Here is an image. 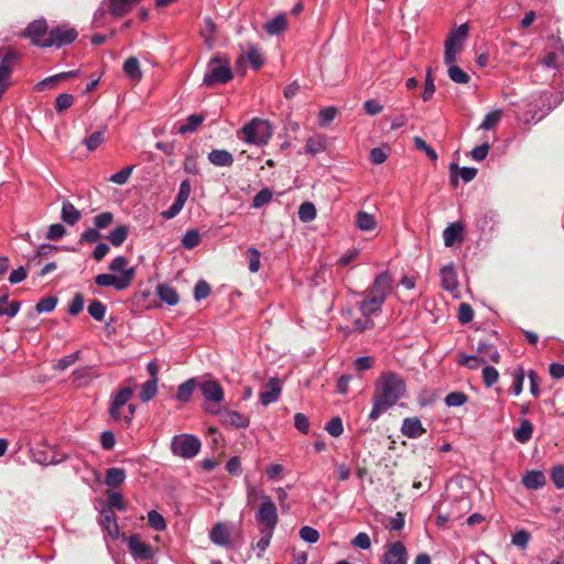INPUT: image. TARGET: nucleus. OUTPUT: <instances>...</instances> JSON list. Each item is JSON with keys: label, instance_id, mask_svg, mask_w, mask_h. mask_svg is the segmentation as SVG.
I'll list each match as a JSON object with an SVG mask.
<instances>
[{"label": "nucleus", "instance_id": "f257e3e1", "mask_svg": "<svg viewBox=\"0 0 564 564\" xmlns=\"http://www.w3.org/2000/svg\"><path fill=\"white\" fill-rule=\"evenodd\" d=\"M406 392L403 378L395 372H383L375 387L373 404L369 420H378L384 412L393 406Z\"/></svg>", "mask_w": 564, "mask_h": 564}, {"label": "nucleus", "instance_id": "f03ea898", "mask_svg": "<svg viewBox=\"0 0 564 564\" xmlns=\"http://www.w3.org/2000/svg\"><path fill=\"white\" fill-rule=\"evenodd\" d=\"M393 290V278L388 271L379 273L372 284L365 291V299L359 304L364 316H371L381 307Z\"/></svg>", "mask_w": 564, "mask_h": 564}, {"label": "nucleus", "instance_id": "7ed1b4c3", "mask_svg": "<svg viewBox=\"0 0 564 564\" xmlns=\"http://www.w3.org/2000/svg\"><path fill=\"white\" fill-rule=\"evenodd\" d=\"M234 77L230 61L224 54H215L207 63L203 85L214 87L230 82Z\"/></svg>", "mask_w": 564, "mask_h": 564}, {"label": "nucleus", "instance_id": "20e7f679", "mask_svg": "<svg viewBox=\"0 0 564 564\" xmlns=\"http://www.w3.org/2000/svg\"><path fill=\"white\" fill-rule=\"evenodd\" d=\"M272 127L268 120L253 118L241 129V134L246 143L254 145H264L272 137Z\"/></svg>", "mask_w": 564, "mask_h": 564}, {"label": "nucleus", "instance_id": "39448f33", "mask_svg": "<svg viewBox=\"0 0 564 564\" xmlns=\"http://www.w3.org/2000/svg\"><path fill=\"white\" fill-rule=\"evenodd\" d=\"M200 447L199 438L192 434L175 435L171 442L172 454L183 459L194 458L199 453Z\"/></svg>", "mask_w": 564, "mask_h": 564}, {"label": "nucleus", "instance_id": "423d86ee", "mask_svg": "<svg viewBox=\"0 0 564 564\" xmlns=\"http://www.w3.org/2000/svg\"><path fill=\"white\" fill-rule=\"evenodd\" d=\"M468 24L464 23L457 29L449 32L445 41L444 62L446 65H451L456 62L457 55L463 48V44L468 35Z\"/></svg>", "mask_w": 564, "mask_h": 564}, {"label": "nucleus", "instance_id": "0eeeda50", "mask_svg": "<svg viewBox=\"0 0 564 564\" xmlns=\"http://www.w3.org/2000/svg\"><path fill=\"white\" fill-rule=\"evenodd\" d=\"M256 519L259 523L263 524L268 531H270V535H272L273 530L278 524L279 516L276 506L271 497L267 495L261 496V503L257 511Z\"/></svg>", "mask_w": 564, "mask_h": 564}, {"label": "nucleus", "instance_id": "6e6552de", "mask_svg": "<svg viewBox=\"0 0 564 564\" xmlns=\"http://www.w3.org/2000/svg\"><path fill=\"white\" fill-rule=\"evenodd\" d=\"M134 393L133 388L122 387L111 397L109 414L112 420L121 421L123 416L124 406H127L129 400Z\"/></svg>", "mask_w": 564, "mask_h": 564}, {"label": "nucleus", "instance_id": "1a4fd4ad", "mask_svg": "<svg viewBox=\"0 0 564 564\" xmlns=\"http://www.w3.org/2000/svg\"><path fill=\"white\" fill-rule=\"evenodd\" d=\"M130 554L135 561H150L154 556L153 547L143 542L138 534H132L127 539Z\"/></svg>", "mask_w": 564, "mask_h": 564}, {"label": "nucleus", "instance_id": "9d476101", "mask_svg": "<svg viewBox=\"0 0 564 564\" xmlns=\"http://www.w3.org/2000/svg\"><path fill=\"white\" fill-rule=\"evenodd\" d=\"M25 36L37 46L48 47L50 32H47L46 21L35 20L30 23L25 30Z\"/></svg>", "mask_w": 564, "mask_h": 564}, {"label": "nucleus", "instance_id": "9b49d317", "mask_svg": "<svg viewBox=\"0 0 564 564\" xmlns=\"http://www.w3.org/2000/svg\"><path fill=\"white\" fill-rule=\"evenodd\" d=\"M382 564H408V552L402 542L397 541L387 545Z\"/></svg>", "mask_w": 564, "mask_h": 564}, {"label": "nucleus", "instance_id": "f8f14e48", "mask_svg": "<svg viewBox=\"0 0 564 564\" xmlns=\"http://www.w3.org/2000/svg\"><path fill=\"white\" fill-rule=\"evenodd\" d=\"M95 282L99 286H112L118 291H122L131 285V272H128L126 276L101 273L95 278Z\"/></svg>", "mask_w": 564, "mask_h": 564}, {"label": "nucleus", "instance_id": "ddd939ff", "mask_svg": "<svg viewBox=\"0 0 564 564\" xmlns=\"http://www.w3.org/2000/svg\"><path fill=\"white\" fill-rule=\"evenodd\" d=\"M77 37L75 29L70 28H55L50 31L48 47L56 45L63 46L74 42Z\"/></svg>", "mask_w": 564, "mask_h": 564}, {"label": "nucleus", "instance_id": "4468645a", "mask_svg": "<svg viewBox=\"0 0 564 564\" xmlns=\"http://www.w3.org/2000/svg\"><path fill=\"white\" fill-rule=\"evenodd\" d=\"M541 64L546 68L557 70L564 83V46H560L553 52H549L542 59Z\"/></svg>", "mask_w": 564, "mask_h": 564}, {"label": "nucleus", "instance_id": "2eb2a0df", "mask_svg": "<svg viewBox=\"0 0 564 564\" xmlns=\"http://www.w3.org/2000/svg\"><path fill=\"white\" fill-rule=\"evenodd\" d=\"M209 540L218 546L230 549L231 541L228 525L224 522L216 523L209 532Z\"/></svg>", "mask_w": 564, "mask_h": 564}, {"label": "nucleus", "instance_id": "dca6fc26", "mask_svg": "<svg viewBox=\"0 0 564 564\" xmlns=\"http://www.w3.org/2000/svg\"><path fill=\"white\" fill-rule=\"evenodd\" d=\"M99 523L102 530L111 538L116 540L119 538L120 530L116 520V514L111 508L104 509L100 513Z\"/></svg>", "mask_w": 564, "mask_h": 564}, {"label": "nucleus", "instance_id": "f3484780", "mask_svg": "<svg viewBox=\"0 0 564 564\" xmlns=\"http://www.w3.org/2000/svg\"><path fill=\"white\" fill-rule=\"evenodd\" d=\"M139 3V0H105L104 6H107L108 12L116 17H122L130 12Z\"/></svg>", "mask_w": 564, "mask_h": 564}, {"label": "nucleus", "instance_id": "a211bd4d", "mask_svg": "<svg viewBox=\"0 0 564 564\" xmlns=\"http://www.w3.org/2000/svg\"><path fill=\"white\" fill-rule=\"evenodd\" d=\"M281 393V383L278 378H271L264 391L260 392L259 399L262 405L267 406L275 402Z\"/></svg>", "mask_w": 564, "mask_h": 564}, {"label": "nucleus", "instance_id": "6ab92c4d", "mask_svg": "<svg viewBox=\"0 0 564 564\" xmlns=\"http://www.w3.org/2000/svg\"><path fill=\"white\" fill-rule=\"evenodd\" d=\"M401 433L409 438H417L425 433L419 417H406L402 422Z\"/></svg>", "mask_w": 564, "mask_h": 564}, {"label": "nucleus", "instance_id": "aec40b11", "mask_svg": "<svg viewBox=\"0 0 564 564\" xmlns=\"http://www.w3.org/2000/svg\"><path fill=\"white\" fill-rule=\"evenodd\" d=\"M464 226L460 223H453L443 231L444 245L453 247L456 242L463 241Z\"/></svg>", "mask_w": 564, "mask_h": 564}, {"label": "nucleus", "instance_id": "412c9836", "mask_svg": "<svg viewBox=\"0 0 564 564\" xmlns=\"http://www.w3.org/2000/svg\"><path fill=\"white\" fill-rule=\"evenodd\" d=\"M546 484V478L541 470L527 471L522 477V485L529 490H538Z\"/></svg>", "mask_w": 564, "mask_h": 564}, {"label": "nucleus", "instance_id": "4be33fe9", "mask_svg": "<svg viewBox=\"0 0 564 564\" xmlns=\"http://www.w3.org/2000/svg\"><path fill=\"white\" fill-rule=\"evenodd\" d=\"M204 398L208 401L220 402L224 398V390L216 381H205L200 386Z\"/></svg>", "mask_w": 564, "mask_h": 564}, {"label": "nucleus", "instance_id": "5701e85b", "mask_svg": "<svg viewBox=\"0 0 564 564\" xmlns=\"http://www.w3.org/2000/svg\"><path fill=\"white\" fill-rule=\"evenodd\" d=\"M264 31L269 35H279L288 29V19L285 13H279L273 19L269 20L264 26Z\"/></svg>", "mask_w": 564, "mask_h": 564}, {"label": "nucleus", "instance_id": "b1692460", "mask_svg": "<svg viewBox=\"0 0 564 564\" xmlns=\"http://www.w3.org/2000/svg\"><path fill=\"white\" fill-rule=\"evenodd\" d=\"M156 295L162 302L170 306H174L180 302V296L176 290L166 283H162L156 286Z\"/></svg>", "mask_w": 564, "mask_h": 564}, {"label": "nucleus", "instance_id": "393cba45", "mask_svg": "<svg viewBox=\"0 0 564 564\" xmlns=\"http://www.w3.org/2000/svg\"><path fill=\"white\" fill-rule=\"evenodd\" d=\"M80 218V212L69 200H64L62 204L61 219L65 224L74 226Z\"/></svg>", "mask_w": 564, "mask_h": 564}, {"label": "nucleus", "instance_id": "a878e982", "mask_svg": "<svg viewBox=\"0 0 564 564\" xmlns=\"http://www.w3.org/2000/svg\"><path fill=\"white\" fill-rule=\"evenodd\" d=\"M109 270L111 272L119 273L118 276H126L128 272H131V282L135 275V269L133 267H128V260L123 256H118L109 264Z\"/></svg>", "mask_w": 564, "mask_h": 564}, {"label": "nucleus", "instance_id": "bb28decb", "mask_svg": "<svg viewBox=\"0 0 564 564\" xmlns=\"http://www.w3.org/2000/svg\"><path fill=\"white\" fill-rule=\"evenodd\" d=\"M441 282L443 289L447 291H455L457 289V274L455 268L452 264L441 269Z\"/></svg>", "mask_w": 564, "mask_h": 564}, {"label": "nucleus", "instance_id": "cd10ccee", "mask_svg": "<svg viewBox=\"0 0 564 564\" xmlns=\"http://www.w3.org/2000/svg\"><path fill=\"white\" fill-rule=\"evenodd\" d=\"M477 352L480 356L482 364H487L488 361L498 364L500 361V354L491 344L482 341L479 343Z\"/></svg>", "mask_w": 564, "mask_h": 564}, {"label": "nucleus", "instance_id": "c85d7f7f", "mask_svg": "<svg viewBox=\"0 0 564 564\" xmlns=\"http://www.w3.org/2000/svg\"><path fill=\"white\" fill-rule=\"evenodd\" d=\"M208 160L215 166H230L234 163V156L227 150H213L208 154Z\"/></svg>", "mask_w": 564, "mask_h": 564}, {"label": "nucleus", "instance_id": "c756f323", "mask_svg": "<svg viewBox=\"0 0 564 564\" xmlns=\"http://www.w3.org/2000/svg\"><path fill=\"white\" fill-rule=\"evenodd\" d=\"M326 150V138L323 134L314 135L307 139L304 152L316 155Z\"/></svg>", "mask_w": 564, "mask_h": 564}, {"label": "nucleus", "instance_id": "7c9ffc66", "mask_svg": "<svg viewBox=\"0 0 564 564\" xmlns=\"http://www.w3.org/2000/svg\"><path fill=\"white\" fill-rule=\"evenodd\" d=\"M356 226L362 231H371L377 227V220L373 215L360 210L356 214Z\"/></svg>", "mask_w": 564, "mask_h": 564}, {"label": "nucleus", "instance_id": "2f4dec72", "mask_svg": "<svg viewBox=\"0 0 564 564\" xmlns=\"http://www.w3.org/2000/svg\"><path fill=\"white\" fill-rule=\"evenodd\" d=\"M123 72L130 79L134 82H139L142 78V72L140 69V64L137 57L131 56L126 59L123 63Z\"/></svg>", "mask_w": 564, "mask_h": 564}, {"label": "nucleus", "instance_id": "473e14b6", "mask_svg": "<svg viewBox=\"0 0 564 564\" xmlns=\"http://www.w3.org/2000/svg\"><path fill=\"white\" fill-rule=\"evenodd\" d=\"M126 479V471L122 468L111 467L106 471L105 484L109 487H118Z\"/></svg>", "mask_w": 564, "mask_h": 564}, {"label": "nucleus", "instance_id": "72a5a7b5", "mask_svg": "<svg viewBox=\"0 0 564 564\" xmlns=\"http://www.w3.org/2000/svg\"><path fill=\"white\" fill-rule=\"evenodd\" d=\"M215 33H216V24L212 18H205L203 21V26L200 30V35L203 36L206 45L212 47L215 43Z\"/></svg>", "mask_w": 564, "mask_h": 564}, {"label": "nucleus", "instance_id": "f704fd0d", "mask_svg": "<svg viewBox=\"0 0 564 564\" xmlns=\"http://www.w3.org/2000/svg\"><path fill=\"white\" fill-rule=\"evenodd\" d=\"M20 310L19 301L8 302V294L3 293L0 295V316L6 315L9 317H13L18 314Z\"/></svg>", "mask_w": 564, "mask_h": 564}, {"label": "nucleus", "instance_id": "c9c22d12", "mask_svg": "<svg viewBox=\"0 0 564 564\" xmlns=\"http://www.w3.org/2000/svg\"><path fill=\"white\" fill-rule=\"evenodd\" d=\"M204 116L199 113H193L187 117L186 123L181 124L177 128V132L181 134H186L189 132H194L199 124L204 121Z\"/></svg>", "mask_w": 564, "mask_h": 564}, {"label": "nucleus", "instance_id": "e433bc0d", "mask_svg": "<svg viewBox=\"0 0 564 564\" xmlns=\"http://www.w3.org/2000/svg\"><path fill=\"white\" fill-rule=\"evenodd\" d=\"M533 433V425L529 420H523L520 426L514 430L513 436L520 443H527Z\"/></svg>", "mask_w": 564, "mask_h": 564}, {"label": "nucleus", "instance_id": "4c0bfd02", "mask_svg": "<svg viewBox=\"0 0 564 564\" xmlns=\"http://www.w3.org/2000/svg\"><path fill=\"white\" fill-rule=\"evenodd\" d=\"M129 228L124 225L116 227L107 237L110 243L115 247H120L127 239Z\"/></svg>", "mask_w": 564, "mask_h": 564}, {"label": "nucleus", "instance_id": "58836bf2", "mask_svg": "<svg viewBox=\"0 0 564 564\" xmlns=\"http://www.w3.org/2000/svg\"><path fill=\"white\" fill-rule=\"evenodd\" d=\"M196 382L195 379H188L185 382H183L176 392V398L181 402H188L192 398V394L195 390Z\"/></svg>", "mask_w": 564, "mask_h": 564}, {"label": "nucleus", "instance_id": "ea45409f", "mask_svg": "<svg viewBox=\"0 0 564 564\" xmlns=\"http://www.w3.org/2000/svg\"><path fill=\"white\" fill-rule=\"evenodd\" d=\"M299 218L303 223H310L316 217V208L313 203L305 202L300 205L299 208Z\"/></svg>", "mask_w": 564, "mask_h": 564}, {"label": "nucleus", "instance_id": "a19ab883", "mask_svg": "<svg viewBox=\"0 0 564 564\" xmlns=\"http://www.w3.org/2000/svg\"><path fill=\"white\" fill-rule=\"evenodd\" d=\"M158 392V380H148L141 388L140 399L142 402H149Z\"/></svg>", "mask_w": 564, "mask_h": 564}, {"label": "nucleus", "instance_id": "79ce46f5", "mask_svg": "<svg viewBox=\"0 0 564 564\" xmlns=\"http://www.w3.org/2000/svg\"><path fill=\"white\" fill-rule=\"evenodd\" d=\"M448 77L457 84H467L470 80L469 75L454 63L448 65Z\"/></svg>", "mask_w": 564, "mask_h": 564}, {"label": "nucleus", "instance_id": "37998d69", "mask_svg": "<svg viewBox=\"0 0 564 564\" xmlns=\"http://www.w3.org/2000/svg\"><path fill=\"white\" fill-rule=\"evenodd\" d=\"M225 422L235 427H246L249 424V419L237 411H230L226 414Z\"/></svg>", "mask_w": 564, "mask_h": 564}, {"label": "nucleus", "instance_id": "c03bdc74", "mask_svg": "<svg viewBox=\"0 0 564 564\" xmlns=\"http://www.w3.org/2000/svg\"><path fill=\"white\" fill-rule=\"evenodd\" d=\"M88 313L89 315L98 321V322H101L104 321L105 318V315H106V305L104 303H101L100 301L98 300H94L89 305H88Z\"/></svg>", "mask_w": 564, "mask_h": 564}, {"label": "nucleus", "instance_id": "a18cd8bd", "mask_svg": "<svg viewBox=\"0 0 564 564\" xmlns=\"http://www.w3.org/2000/svg\"><path fill=\"white\" fill-rule=\"evenodd\" d=\"M200 242V234L196 229H192L185 232L182 238V246L185 249H193Z\"/></svg>", "mask_w": 564, "mask_h": 564}, {"label": "nucleus", "instance_id": "49530a36", "mask_svg": "<svg viewBox=\"0 0 564 564\" xmlns=\"http://www.w3.org/2000/svg\"><path fill=\"white\" fill-rule=\"evenodd\" d=\"M501 120V110L489 112L479 126V129L490 130L495 128Z\"/></svg>", "mask_w": 564, "mask_h": 564}, {"label": "nucleus", "instance_id": "de8ad7c7", "mask_svg": "<svg viewBox=\"0 0 564 564\" xmlns=\"http://www.w3.org/2000/svg\"><path fill=\"white\" fill-rule=\"evenodd\" d=\"M148 522L156 531H163L166 528L165 519L155 510L148 513Z\"/></svg>", "mask_w": 564, "mask_h": 564}, {"label": "nucleus", "instance_id": "09e8293b", "mask_svg": "<svg viewBox=\"0 0 564 564\" xmlns=\"http://www.w3.org/2000/svg\"><path fill=\"white\" fill-rule=\"evenodd\" d=\"M57 305V299L55 296H46V297H43L41 299L36 306H35V310L37 313H50L52 312Z\"/></svg>", "mask_w": 564, "mask_h": 564}, {"label": "nucleus", "instance_id": "8fccbe9b", "mask_svg": "<svg viewBox=\"0 0 564 564\" xmlns=\"http://www.w3.org/2000/svg\"><path fill=\"white\" fill-rule=\"evenodd\" d=\"M468 398L464 392L454 391L446 395L445 404L447 406H462L467 402Z\"/></svg>", "mask_w": 564, "mask_h": 564}, {"label": "nucleus", "instance_id": "3c124183", "mask_svg": "<svg viewBox=\"0 0 564 564\" xmlns=\"http://www.w3.org/2000/svg\"><path fill=\"white\" fill-rule=\"evenodd\" d=\"M80 357V351L77 350L70 355L64 356L61 358L54 366V369L64 371L68 367L73 366Z\"/></svg>", "mask_w": 564, "mask_h": 564}, {"label": "nucleus", "instance_id": "603ef678", "mask_svg": "<svg viewBox=\"0 0 564 564\" xmlns=\"http://www.w3.org/2000/svg\"><path fill=\"white\" fill-rule=\"evenodd\" d=\"M434 93H435L434 78H433L431 68H429L426 70V75H425L424 91L422 94V99L424 101L430 100L433 97Z\"/></svg>", "mask_w": 564, "mask_h": 564}, {"label": "nucleus", "instance_id": "864d4df0", "mask_svg": "<svg viewBox=\"0 0 564 564\" xmlns=\"http://www.w3.org/2000/svg\"><path fill=\"white\" fill-rule=\"evenodd\" d=\"M246 58L256 69H259L264 63V58L261 52L254 46H251L250 50L247 52Z\"/></svg>", "mask_w": 564, "mask_h": 564}, {"label": "nucleus", "instance_id": "5fc2aeb1", "mask_svg": "<svg viewBox=\"0 0 564 564\" xmlns=\"http://www.w3.org/2000/svg\"><path fill=\"white\" fill-rule=\"evenodd\" d=\"M132 171H133L132 165L126 166L122 170H120L119 172L112 174L109 177V181L115 184H118V185H123L128 182L129 177L131 176Z\"/></svg>", "mask_w": 564, "mask_h": 564}, {"label": "nucleus", "instance_id": "6e6d98bb", "mask_svg": "<svg viewBox=\"0 0 564 564\" xmlns=\"http://www.w3.org/2000/svg\"><path fill=\"white\" fill-rule=\"evenodd\" d=\"M273 197L272 192L269 188H263L253 197L252 206L254 208H261L268 204Z\"/></svg>", "mask_w": 564, "mask_h": 564}, {"label": "nucleus", "instance_id": "4d7b16f0", "mask_svg": "<svg viewBox=\"0 0 564 564\" xmlns=\"http://www.w3.org/2000/svg\"><path fill=\"white\" fill-rule=\"evenodd\" d=\"M458 364L460 366L467 367L471 370H476L482 364L481 358L474 355H464L462 354L458 359Z\"/></svg>", "mask_w": 564, "mask_h": 564}, {"label": "nucleus", "instance_id": "13d9d810", "mask_svg": "<svg viewBox=\"0 0 564 564\" xmlns=\"http://www.w3.org/2000/svg\"><path fill=\"white\" fill-rule=\"evenodd\" d=\"M74 97L70 94H61L55 101V109L57 112H63L72 107Z\"/></svg>", "mask_w": 564, "mask_h": 564}, {"label": "nucleus", "instance_id": "bf43d9fd", "mask_svg": "<svg viewBox=\"0 0 564 564\" xmlns=\"http://www.w3.org/2000/svg\"><path fill=\"white\" fill-rule=\"evenodd\" d=\"M300 538L307 543H316L319 540V532L308 525L301 528Z\"/></svg>", "mask_w": 564, "mask_h": 564}, {"label": "nucleus", "instance_id": "052dcab7", "mask_svg": "<svg viewBox=\"0 0 564 564\" xmlns=\"http://www.w3.org/2000/svg\"><path fill=\"white\" fill-rule=\"evenodd\" d=\"M498 378H499V372L495 367H491V366L484 367L482 379H484V383L487 387L494 386L498 381Z\"/></svg>", "mask_w": 564, "mask_h": 564}, {"label": "nucleus", "instance_id": "680f3d73", "mask_svg": "<svg viewBox=\"0 0 564 564\" xmlns=\"http://www.w3.org/2000/svg\"><path fill=\"white\" fill-rule=\"evenodd\" d=\"M113 221V215L110 212H105L94 218L95 227L100 230L109 227Z\"/></svg>", "mask_w": 564, "mask_h": 564}, {"label": "nucleus", "instance_id": "e2e57ef3", "mask_svg": "<svg viewBox=\"0 0 564 564\" xmlns=\"http://www.w3.org/2000/svg\"><path fill=\"white\" fill-rule=\"evenodd\" d=\"M102 142L104 130L95 131L85 140V144L89 151L96 150Z\"/></svg>", "mask_w": 564, "mask_h": 564}, {"label": "nucleus", "instance_id": "0e129e2a", "mask_svg": "<svg viewBox=\"0 0 564 564\" xmlns=\"http://www.w3.org/2000/svg\"><path fill=\"white\" fill-rule=\"evenodd\" d=\"M84 296L82 293H76L69 303L68 313L73 316L78 315L84 308Z\"/></svg>", "mask_w": 564, "mask_h": 564}, {"label": "nucleus", "instance_id": "69168bd1", "mask_svg": "<svg viewBox=\"0 0 564 564\" xmlns=\"http://www.w3.org/2000/svg\"><path fill=\"white\" fill-rule=\"evenodd\" d=\"M209 294H210L209 284L204 280L198 281L194 288L195 300L200 301L203 299H206Z\"/></svg>", "mask_w": 564, "mask_h": 564}, {"label": "nucleus", "instance_id": "338daca9", "mask_svg": "<svg viewBox=\"0 0 564 564\" xmlns=\"http://www.w3.org/2000/svg\"><path fill=\"white\" fill-rule=\"evenodd\" d=\"M326 431L334 437H338L343 434L344 427L343 422L339 417H333L326 425Z\"/></svg>", "mask_w": 564, "mask_h": 564}, {"label": "nucleus", "instance_id": "774afa93", "mask_svg": "<svg viewBox=\"0 0 564 564\" xmlns=\"http://www.w3.org/2000/svg\"><path fill=\"white\" fill-rule=\"evenodd\" d=\"M551 479L558 489L564 488V467L563 466H555L551 470Z\"/></svg>", "mask_w": 564, "mask_h": 564}]
</instances>
